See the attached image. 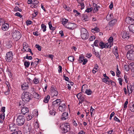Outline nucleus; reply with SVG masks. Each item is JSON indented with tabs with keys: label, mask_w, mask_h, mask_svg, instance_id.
<instances>
[{
	"label": "nucleus",
	"mask_w": 134,
	"mask_h": 134,
	"mask_svg": "<svg viewBox=\"0 0 134 134\" xmlns=\"http://www.w3.org/2000/svg\"><path fill=\"white\" fill-rule=\"evenodd\" d=\"M126 49L128 51L126 57L129 60H134V46L132 45H128L125 47Z\"/></svg>",
	"instance_id": "obj_1"
},
{
	"label": "nucleus",
	"mask_w": 134,
	"mask_h": 134,
	"mask_svg": "<svg viewBox=\"0 0 134 134\" xmlns=\"http://www.w3.org/2000/svg\"><path fill=\"white\" fill-rule=\"evenodd\" d=\"M21 98L24 103H26L31 99V94L28 92H23Z\"/></svg>",
	"instance_id": "obj_2"
},
{
	"label": "nucleus",
	"mask_w": 134,
	"mask_h": 134,
	"mask_svg": "<svg viewBox=\"0 0 134 134\" xmlns=\"http://www.w3.org/2000/svg\"><path fill=\"white\" fill-rule=\"evenodd\" d=\"M80 32L81 37L83 39L86 40L88 38L89 34L85 29L83 28H81Z\"/></svg>",
	"instance_id": "obj_3"
},
{
	"label": "nucleus",
	"mask_w": 134,
	"mask_h": 134,
	"mask_svg": "<svg viewBox=\"0 0 134 134\" xmlns=\"http://www.w3.org/2000/svg\"><path fill=\"white\" fill-rule=\"evenodd\" d=\"M25 121L24 117L22 115L18 116L16 119L17 124L19 126H21L23 125Z\"/></svg>",
	"instance_id": "obj_4"
},
{
	"label": "nucleus",
	"mask_w": 134,
	"mask_h": 134,
	"mask_svg": "<svg viewBox=\"0 0 134 134\" xmlns=\"http://www.w3.org/2000/svg\"><path fill=\"white\" fill-rule=\"evenodd\" d=\"M12 36L13 38L17 41L19 40L21 37L20 33L19 31L16 30L13 31Z\"/></svg>",
	"instance_id": "obj_5"
},
{
	"label": "nucleus",
	"mask_w": 134,
	"mask_h": 134,
	"mask_svg": "<svg viewBox=\"0 0 134 134\" xmlns=\"http://www.w3.org/2000/svg\"><path fill=\"white\" fill-rule=\"evenodd\" d=\"M9 127L10 131L13 132L11 134H21V132L18 130L16 126H9Z\"/></svg>",
	"instance_id": "obj_6"
},
{
	"label": "nucleus",
	"mask_w": 134,
	"mask_h": 134,
	"mask_svg": "<svg viewBox=\"0 0 134 134\" xmlns=\"http://www.w3.org/2000/svg\"><path fill=\"white\" fill-rule=\"evenodd\" d=\"M13 53L11 51H9L7 53L5 56V60L7 62H10L12 59Z\"/></svg>",
	"instance_id": "obj_7"
},
{
	"label": "nucleus",
	"mask_w": 134,
	"mask_h": 134,
	"mask_svg": "<svg viewBox=\"0 0 134 134\" xmlns=\"http://www.w3.org/2000/svg\"><path fill=\"white\" fill-rule=\"evenodd\" d=\"M77 98L79 99V104L82 103L86 100L84 97L81 95V93H79L77 96Z\"/></svg>",
	"instance_id": "obj_8"
},
{
	"label": "nucleus",
	"mask_w": 134,
	"mask_h": 134,
	"mask_svg": "<svg viewBox=\"0 0 134 134\" xmlns=\"http://www.w3.org/2000/svg\"><path fill=\"white\" fill-rule=\"evenodd\" d=\"M77 26V25L75 24H72L71 23H68L65 27L70 30H73Z\"/></svg>",
	"instance_id": "obj_9"
},
{
	"label": "nucleus",
	"mask_w": 134,
	"mask_h": 134,
	"mask_svg": "<svg viewBox=\"0 0 134 134\" xmlns=\"http://www.w3.org/2000/svg\"><path fill=\"white\" fill-rule=\"evenodd\" d=\"M125 22L127 24H131L134 23L133 20L130 17H126L125 19Z\"/></svg>",
	"instance_id": "obj_10"
},
{
	"label": "nucleus",
	"mask_w": 134,
	"mask_h": 134,
	"mask_svg": "<svg viewBox=\"0 0 134 134\" xmlns=\"http://www.w3.org/2000/svg\"><path fill=\"white\" fill-rule=\"evenodd\" d=\"M108 43H104L103 42H100L99 43V45L101 47V48L102 49L103 48H110V46H109V44H108Z\"/></svg>",
	"instance_id": "obj_11"
},
{
	"label": "nucleus",
	"mask_w": 134,
	"mask_h": 134,
	"mask_svg": "<svg viewBox=\"0 0 134 134\" xmlns=\"http://www.w3.org/2000/svg\"><path fill=\"white\" fill-rule=\"evenodd\" d=\"M61 101L60 99H57L55 101H54L52 103L53 106L55 107H58L60 104Z\"/></svg>",
	"instance_id": "obj_12"
},
{
	"label": "nucleus",
	"mask_w": 134,
	"mask_h": 134,
	"mask_svg": "<svg viewBox=\"0 0 134 134\" xmlns=\"http://www.w3.org/2000/svg\"><path fill=\"white\" fill-rule=\"evenodd\" d=\"M69 115L67 112H65L63 113L62 115L61 119L63 120H65L68 118Z\"/></svg>",
	"instance_id": "obj_13"
},
{
	"label": "nucleus",
	"mask_w": 134,
	"mask_h": 134,
	"mask_svg": "<svg viewBox=\"0 0 134 134\" xmlns=\"http://www.w3.org/2000/svg\"><path fill=\"white\" fill-rule=\"evenodd\" d=\"M62 129V132L64 133H66L70 130V126H64L63 127H61V126H60Z\"/></svg>",
	"instance_id": "obj_14"
},
{
	"label": "nucleus",
	"mask_w": 134,
	"mask_h": 134,
	"mask_svg": "<svg viewBox=\"0 0 134 134\" xmlns=\"http://www.w3.org/2000/svg\"><path fill=\"white\" fill-rule=\"evenodd\" d=\"M29 85L28 82H25L21 85V88L22 90H25L29 88Z\"/></svg>",
	"instance_id": "obj_15"
},
{
	"label": "nucleus",
	"mask_w": 134,
	"mask_h": 134,
	"mask_svg": "<svg viewBox=\"0 0 134 134\" xmlns=\"http://www.w3.org/2000/svg\"><path fill=\"white\" fill-rule=\"evenodd\" d=\"M51 91L52 93V95L53 96V97H54V96H57L58 94V92L56 90V89L52 88Z\"/></svg>",
	"instance_id": "obj_16"
},
{
	"label": "nucleus",
	"mask_w": 134,
	"mask_h": 134,
	"mask_svg": "<svg viewBox=\"0 0 134 134\" xmlns=\"http://www.w3.org/2000/svg\"><path fill=\"white\" fill-rule=\"evenodd\" d=\"M9 27V25L7 23L3 24L2 27V29L4 31L8 30Z\"/></svg>",
	"instance_id": "obj_17"
},
{
	"label": "nucleus",
	"mask_w": 134,
	"mask_h": 134,
	"mask_svg": "<svg viewBox=\"0 0 134 134\" xmlns=\"http://www.w3.org/2000/svg\"><path fill=\"white\" fill-rule=\"evenodd\" d=\"M21 112L22 114L25 115L26 113H28L29 111V109L26 107L23 108L21 109Z\"/></svg>",
	"instance_id": "obj_18"
},
{
	"label": "nucleus",
	"mask_w": 134,
	"mask_h": 134,
	"mask_svg": "<svg viewBox=\"0 0 134 134\" xmlns=\"http://www.w3.org/2000/svg\"><path fill=\"white\" fill-rule=\"evenodd\" d=\"M66 105L64 104H63L59 106V110L61 112H62L64 111L65 109Z\"/></svg>",
	"instance_id": "obj_19"
},
{
	"label": "nucleus",
	"mask_w": 134,
	"mask_h": 134,
	"mask_svg": "<svg viewBox=\"0 0 134 134\" xmlns=\"http://www.w3.org/2000/svg\"><path fill=\"white\" fill-rule=\"evenodd\" d=\"M113 38L111 37L109 38L108 40V43H108V44H109V46H110V48L111 46L113 45Z\"/></svg>",
	"instance_id": "obj_20"
},
{
	"label": "nucleus",
	"mask_w": 134,
	"mask_h": 134,
	"mask_svg": "<svg viewBox=\"0 0 134 134\" xmlns=\"http://www.w3.org/2000/svg\"><path fill=\"white\" fill-rule=\"evenodd\" d=\"M117 48L116 47H115L113 49V52L117 58L118 57V54L117 52Z\"/></svg>",
	"instance_id": "obj_21"
},
{
	"label": "nucleus",
	"mask_w": 134,
	"mask_h": 134,
	"mask_svg": "<svg viewBox=\"0 0 134 134\" xmlns=\"http://www.w3.org/2000/svg\"><path fill=\"white\" fill-rule=\"evenodd\" d=\"M129 37L128 33L126 32H124L122 36V38L126 40L128 39Z\"/></svg>",
	"instance_id": "obj_22"
},
{
	"label": "nucleus",
	"mask_w": 134,
	"mask_h": 134,
	"mask_svg": "<svg viewBox=\"0 0 134 134\" xmlns=\"http://www.w3.org/2000/svg\"><path fill=\"white\" fill-rule=\"evenodd\" d=\"M99 66L97 64H95L94 67L92 70V72L94 73H95L98 71V68Z\"/></svg>",
	"instance_id": "obj_23"
},
{
	"label": "nucleus",
	"mask_w": 134,
	"mask_h": 134,
	"mask_svg": "<svg viewBox=\"0 0 134 134\" xmlns=\"http://www.w3.org/2000/svg\"><path fill=\"white\" fill-rule=\"evenodd\" d=\"M128 131L130 134H134V127L131 126L129 129Z\"/></svg>",
	"instance_id": "obj_24"
},
{
	"label": "nucleus",
	"mask_w": 134,
	"mask_h": 134,
	"mask_svg": "<svg viewBox=\"0 0 134 134\" xmlns=\"http://www.w3.org/2000/svg\"><path fill=\"white\" fill-rule=\"evenodd\" d=\"M6 46L8 48H9L12 46V42L11 41H7L6 43Z\"/></svg>",
	"instance_id": "obj_25"
},
{
	"label": "nucleus",
	"mask_w": 134,
	"mask_h": 134,
	"mask_svg": "<svg viewBox=\"0 0 134 134\" xmlns=\"http://www.w3.org/2000/svg\"><path fill=\"white\" fill-rule=\"evenodd\" d=\"M129 30L132 32L133 33H134V25L132 24H131L130 25L129 27Z\"/></svg>",
	"instance_id": "obj_26"
},
{
	"label": "nucleus",
	"mask_w": 134,
	"mask_h": 134,
	"mask_svg": "<svg viewBox=\"0 0 134 134\" xmlns=\"http://www.w3.org/2000/svg\"><path fill=\"white\" fill-rule=\"evenodd\" d=\"M7 87H8L7 91L5 92V95H8L10 93V91L11 89V87L10 85L9 84H7Z\"/></svg>",
	"instance_id": "obj_27"
},
{
	"label": "nucleus",
	"mask_w": 134,
	"mask_h": 134,
	"mask_svg": "<svg viewBox=\"0 0 134 134\" xmlns=\"http://www.w3.org/2000/svg\"><path fill=\"white\" fill-rule=\"evenodd\" d=\"M117 22V21L116 19H114L112 20L109 23V24L111 26H112L116 24Z\"/></svg>",
	"instance_id": "obj_28"
},
{
	"label": "nucleus",
	"mask_w": 134,
	"mask_h": 134,
	"mask_svg": "<svg viewBox=\"0 0 134 134\" xmlns=\"http://www.w3.org/2000/svg\"><path fill=\"white\" fill-rule=\"evenodd\" d=\"M68 20L66 19H63L62 21V24L65 27L66 25H67V23H68Z\"/></svg>",
	"instance_id": "obj_29"
},
{
	"label": "nucleus",
	"mask_w": 134,
	"mask_h": 134,
	"mask_svg": "<svg viewBox=\"0 0 134 134\" xmlns=\"http://www.w3.org/2000/svg\"><path fill=\"white\" fill-rule=\"evenodd\" d=\"M113 17V15L111 14H108L107 16L106 19L107 20H109L112 18Z\"/></svg>",
	"instance_id": "obj_30"
},
{
	"label": "nucleus",
	"mask_w": 134,
	"mask_h": 134,
	"mask_svg": "<svg viewBox=\"0 0 134 134\" xmlns=\"http://www.w3.org/2000/svg\"><path fill=\"white\" fill-rule=\"evenodd\" d=\"M77 2L79 3V6H81V9H83L84 8V4L83 3H81L80 1H79V0H77Z\"/></svg>",
	"instance_id": "obj_31"
},
{
	"label": "nucleus",
	"mask_w": 134,
	"mask_h": 134,
	"mask_svg": "<svg viewBox=\"0 0 134 134\" xmlns=\"http://www.w3.org/2000/svg\"><path fill=\"white\" fill-rule=\"evenodd\" d=\"M132 86L131 85L127 86V89L129 94L131 93L133 91V89H131V88H132Z\"/></svg>",
	"instance_id": "obj_32"
},
{
	"label": "nucleus",
	"mask_w": 134,
	"mask_h": 134,
	"mask_svg": "<svg viewBox=\"0 0 134 134\" xmlns=\"http://www.w3.org/2000/svg\"><path fill=\"white\" fill-rule=\"evenodd\" d=\"M50 98V97L49 95H47L45 97L44 100L43 102L46 103H47L48 101Z\"/></svg>",
	"instance_id": "obj_33"
},
{
	"label": "nucleus",
	"mask_w": 134,
	"mask_h": 134,
	"mask_svg": "<svg viewBox=\"0 0 134 134\" xmlns=\"http://www.w3.org/2000/svg\"><path fill=\"white\" fill-rule=\"evenodd\" d=\"M41 28L43 30V32H45L46 30V26L44 24H42L41 25Z\"/></svg>",
	"instance_id": "obj_34"
},
{
	"label": "nucleus",
	"mask_w": 134,
	"mask_h": 134,
	"mask_svg": "<svg viewBox=\"0 0 134 134\" xmlns=\"http://www.w3.org/2000/svg\"><path fill=\"white\" fill-rule=\"evenodd\" d=\"M85 93L86 94L88 95H91L92 93V91L90 89H89L88 90H87L86 91Z\"/></svg>",
	"instance_id": "obj_35"
},
{
	"label": "nucleus",
	"mask_w": 134,
	"mask_h": 134,
	"mask_svg": "<svg viewBox=\"0 0 134 134\" xmlns=\"http://www.w3.org/2000/svg\"><path fill=\"white\" fill-rule=\"evenodd\" d=\"M63 7L66 10L70 12L71 10V9L69 7H67L66 5H63Z\"/></svg>",
	"instance_id": "obj_36"
},
{
	"label": "nucleus",
	"mask_w": 134,
	"mask_h": 134,
	"mask_svg": "<svg viewBox=\"0 0 134 134\" xmlns=\"http://www.w3.org/2000/svg\"><path fill=\"white\" fill-rule=\"evenodd\" d=\"M130 110L132 112H134V104L132 103L131 104L130 107Z\"/></svg>",
	"instance_id": "obj_37"
},
{
	"label": "nucleus",
	"mask_w": 134,
	"mask_h": 134,
	"mask_svg": "<svg viewBox=\"0 0 134 134\" xmlns=\"http://www.w3.org/2000/svg\"><path fill=\"white\" fill-rule=\"evenodd\" d=\"M33 95L35 98L39 99L40 97L39 94L37 93L34 92L33 93Z\"/></svg>",
	"instance_id": "obj_38"
},
{
	"label": "nucleus",
	"mask_w": 134,
	"mask_h": 134,
	"mask_svg": "<svg viewBox=\"0 0 134 134\" xmlns=\"http://www.w3.org/2000/svg\"><path fill=\"white\" fill-rule=\"evenodd\" d=\"M48 25L49 26V29L50 30H55V28L52 26L51 22H49L48 23Z\"/></svg>",
	"instance_id": "obj_39"
},
{
	"label": "nucleus",
	"mask_w": 134,
	"mask_h": 134,
	"mask_svg": "<svg viewBox=\"0 0 134 134\" xmlns=\"http://www.w3.org/2000/svg\"><path fill=\"white\" fill-rule=\"evenodd\" d=\"M25 47H23V48L22 49V51H24L26 52H27L28 51L30 52H31V50L29 48H28L27 49H25Z\"/></svg>",
	"instance_id": "obj_40"
},
{
	"label": "nucleus",
	"mask_w": 134,
	"mask_h": 134,
	"mask_svg": "<svg viewBox=\"0 0 134 134\" xmlns=\"http://www.w3.org/2000/svg\"><path fill=\"white\" fill-rule=\"evenodd\" d=\"M108 79H107V78H103V82L107 83V84H110V82L109 81H108Z\"/></svg>",
	"instance_id": "obj_41"
},
{
	"label": "nucleus",
	"mask_w": 134,
	"mask_h": 134,
	"mask_svg": "<svg viewBox=\"0 0 134 134\" xmlns=\"http://www.w3.org/2000/svg\"><path fill=\"white\" fill-rule=\"evenodd\" d=\"M74 58L73 56H70V57H69L68 58V60L71 62H73L74 60Z\"/></svg>",
	"instance_id": "obj_42"
},
{
	"label": "nucleus",
	"mask_w": 134,
	"mask_h": 134,
	"mask_svg": "<svg viewBox=\"0 0 134 134\" xmlns=\"http://www.w3.org/2000/svg\"><path fill=\"white\" fill-rule=\"evenodd\" d=\"M84 59V57H83L80 56L79 58V61L80 63H82L83 62Z\"/></svg>",
	"instance_id": "obj_43"
},
{
	"label": "nucleus",
	"mask_w": 134,
	"mask_h": 134,
	"mask_svg": "<svg viewBox=\"0 0 134 134\" xmlns=\"http://www.w3.org/2000/svg\"><path fill=\"white\" fill-rule=\"evenodd\" d=\"M129 69H131V68H134V63L133 62L131 63L129 65Z\"/></svg>",
	"instance_id": "obj_44"
},
{
	"label": "nucleus",
	"mask_w": 134,
	"mask_h": 134,
	"mask_svg": "<svg viewBox=\"0 0 134 134\" xmlns=\"http://www.w3.org/2000/svg\"><path fill=\"white\" fill-rule=\"evenodd\" d=\"M83 20L85 21H87L89 20L88 17L87 15H85L83 16Z\"/></svg>",
	"instance_id": "obj_45"
},
{
	"label": "nucleus",
	"mask_w": 134,
	"mask_h": 134,
	"mask_svg": "<svg viewBox=\"0 0 134 134\" xmlns=\"http://www.w3.org/2000/svg\"><path fill=\"white\" fill-rule=\"evenodd\" d=\"M93 53L96 55V57L99 58H100V56L99 54V53L98 52H93Z\"/></svg>",
	"instance_id": "obj_46"
},
{
	"label": "nucleus",
	"mask_w": 134,
	"mask_h": 134,
	"mask_svg": "<svg viewBox=\"0 0 134 134\" xmlns=\"http://www.w3.org/2000/svg\"><path fill=\"white\" fill-rule=\"evenodd\" d=\"M100 7L99 6H97L96 7H94V8L93 9V12H97L98 10V8H99Z\"/></svg>",
	"instance_id": "obj_47"
},
{
	"label": "nucleus",
	"mask_w": 134,
	"mask_h": 134,
	"mask_svg": "<svg viewBox=\"0 0 134 134\" xmlns=\"http://www.w3.org/2000/svg\"><path fill=\"white\" fill-rule=\"evenodd\" d=\"M128 102L127 101H126L125 102V103L124 104V108L123 109V110H124L125 109L127 108V104H128Z\"/></svg>",
	"instance_id": "obj_48"
},
{
	"label": "nucleus",
	"mask_w": 134,
	"mask_h": 134,
	"mask_svg": "<svg viewBox=\"0 0 134 134\" xmlns=\"http://www.w3.org/2000/svg\"><path fill=\"white\" fill-rule=\"evenodd\" d=\"M24 59H26L29 60H31L32 59V57L31 56H28L27 54L26 55V57H24Z\"/></svg>",
	"instance_id": "obj_49"
},
{
	"label": "nucleus",
	"mask_w": 134,
	"mask_h": 134,
	"mask_svg": "<svg viewBox=\"0 0 134 134\" xmlns=\"http://www.w3.org/2000/svg\"><path fill=\"white\" fill-rule=\"evenodd\" d=\"M32 116L31 115H29L26 117L27 120L28 121L32 119Z\"/></svg>",
	"instance_id": "obj_50"
},
{
	"label": "nucleus",
	"mask_w": 134,
	"mask_h": 134,
	"mask_svg": "<svg viewBox=\"0 0 134 134\" xmlns=\"http://www.w3.org/2000/svg\"><path fill=\"white\" fill-rule=\"evenodd\" d=\"M30 64V63L27 62H24V65L27 67H28Z\"/></svg>",
	"instance_id": "obj_51"
},
{
	"label": "nucleus",
	"mask_w": 134,
	"mask_h": 134,
	"mask_svg": "<svg viewBox=\"0 0 134 134\" xmlns=\"http://www.w3.org/2000/svg\"><path fill=\"white\" fill-rule=\"evenodd\" d=\"M5 118V114L4 113H2L0 115V118L2 120H4Z\"/></svg>",
	"instance_id": "obj_52"
},
{
	"label": "nucleus",
	"mask_w": 134,
	"mask_h": 134,
	"mask_svg": "<svg viewBox=\"0 0 134 134\" xmlns=\"http://www.w3.org/2000/svg\"><path fill=\"white\" fill-rule=\"evenodd\" d=\"M36 47L37 48L38 50L41 51V47L38 44H36L35 45Z\"/></svg>",
	"instance_id": "obj_53"
},
{
	"label": "nucleus",
	"mask_w": 134,
	"mask_h": 134,
	"mask_svg": "<svg viewBox=\"0 0 134 134\" xmlns=\"http://www.w3.org/2000/svg\"><path fill=\"white\" fill-rule=\"evenodd\" d=\"M99 42V41L98 40H96L95 41L94 43V45L96 47L98 46V44L97 43Z\"/></svg>",
	"instance_id": "obj_54"
},
{
	"label": "nucleus",
	"mask_w": 134,
	"mask_h": 134,
	"mask_svg": "<svg viewBox=\"0 0 134 134\" xmlns=\"http://www.w3.org/2000/svg\"><path fill=\"white\" fill-rule=\"evenodd\" d=\"M73 12L74 13H76V14H75V15L76 16H77L80 14V13L77 10H76L74 9L73 10Z\"/></svg>",
	"instance_id": "obj_55"
},
{
	"label": "nucleus",
	"mask_w": 134,
	"mask_h": 134,
	"mask_svg": "<svg viewBox=\"0 0 134 134\" xmlns=\"http://www.w3.org/2000/svg\"><path fill=\"white\" fill-rule=\"evenodd\" d=\"M118 80L119 81V84L121 85H122V79L121 78H119L118 79Z\"/></svg>",
	"instance_id": "obj_56"
},
{
	"label": "nucleus",
	"mask_w": 134,
	"mask_h": 134,
	"mask_svg": "<svg viewBox=\"0 0 134 134\" xmlns=\"http://www.w3.org/2000/svg\"><path fill=\"white\" fill-rule=\"evenodd\" d=\"M93 8H87V9L85 10V12L89 13L92 10Z\"/></svg>",
	"instance_id": "obj_57"
},
{
	"label": "nucleus",
	"mask_w": 134,
	"mask_h": 134,
	"mask_svg": "<svg viewBox=\"0 0 134 134\" xmlns=\"http://www.w3.org/2000/svg\"><path fill=\"white\" fill-rule=\"evenodd\" d=\"M33 34L34 35L36 36H37L39 35V34L37 31H36L35 32H33Z\"/></svg>",
	"instance_id": "obj_58"
},
{
	"label": "nucleus",
	"mask_w": 134,
	"mask_h": 134,
	"mask_svg": "<svg viewBox=\"0 0 134 134\" xmlns=\"http://www.w3.org/2000/svg\"><path fill=\"white\" fill-rule=\"evenodd\" d=\"M59 69L58 70V71L59 73L62 72V68L61 66L59 65L58 67Z\"/></svg>",
	"instance_id": "obj_59"
},
{
	"label": "nucleus",
	"mask_w": 134,
	"mask_h": 134,
	"mask_svg": "<svg viewBox=\"0 0 134 134\" xmlns=\"http://www.w3.org/2000/svg\"><path fill=\"white\" fill-rule=\"evenodd\" d=\"M33 3L35 5H36L38 4V2L37 0H34L32 1Z\"/></svg>",
	"instance_id": "obj_60"
},
{
	"label": "nucleus",
	"mask_w": 134,
	"mask_h": 134,
	"mask_svg": "<svg viewBox=\"0 0 134 134\" xmlns=\"http://www.w3.org/2000/svg\"><path fill=\"white\" fill-rule=\"evenodd\" d=\"M116 70V75H118L120 74L121 73V72L120 71H119V70L118 65L117 66V68Z\"/></svg>",
	"instance_id": "obj_61"
},
{
	"label": "nucleus",
	"mask_w": 134,
	"mask_h": 134,
	"mask_svg": "<svg viewBox=\"0 0 134 134\" xmlns=\"http://www.w3.org/2000/svg\"><path fill=\"white\" fill-rule=\"evenodd\" d=\"M95 39V37L94 36H92L91 38L89 39V40L90 41H93Z\"/></svg>",
	"instance_id": "obj_62"
},
{
	"label": "nucleus",
	"mask_w": 134,
	"mask_h": 134,
	"mask_svg": "<svg viewBox=\"0 0 134 134\" xmlns=\"http://www.w3.org/2000/svg\"><path fill=\"white\" fill-rule=\"evenodd\" d=\"M30 126H26L25 129H26V131L27 132H29L30 131L31 129L30 127Z\"/></svg>",
	"instance_id": "obj_63"
},
{
	"label": "nucleus",
	"mask_w": 134,
	"mask_h": 134,
	"mask_svg": "<svg viewBox=\"0 0 134 134\" xmlns=\"http://www.w3.org/2000/svg\"><path fill=\"white\" fill-rule=\"evenodd\" d=\"M15 15L16 16H18L20 18H21L22 16V15L20 14V13L19 12L16 13L15 14Z\"/></svg>",
	"instance_id": "obj_64"
}]
</instances>
